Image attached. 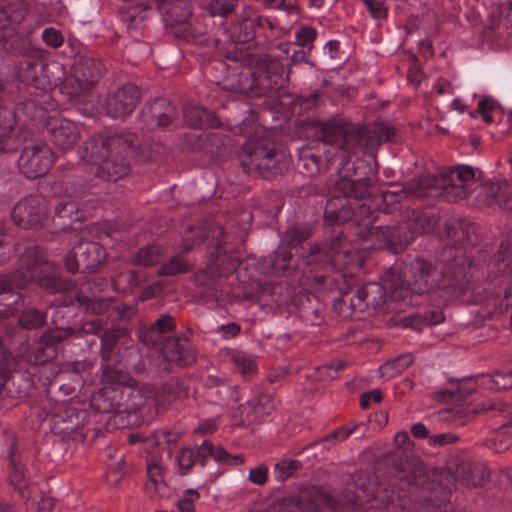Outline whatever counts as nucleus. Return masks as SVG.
Returning <instances> with one entry per match:
<instances>
[{"mask_svg": "<svg viewBox=\"0 0 512 512\" xmlns=\"http://www.w3.org/2000/svg\"><path fill=\"white\" fill-rule=\"evenodd\" d=\"M473 273L470 259L463 255L437 266L423 259L394 264L383 274L384 283L391 289V297L400 300L407 294H424L436 289H463Z\"/></svg>", "mask_w": 512, "mask_h": 512, "instance_id": "nucleus-1", "label": "nucleus"}, {"mask_svg": "<svg viewBox=\"0 0 512 512\" xmlns=\"http://www.w3.org/2000/svg\"><path fill=\"white\" fill-rule=\"evenodd\" d=\"M321 131L323 152L327 162L336 157L341 159L337 189L346 198L366 199L370 195L369 186L375 171L363 159H357L350 165L351 155L356 153L362 142L360 130L350 125L322 123Z\"/></svg>", "mask_w": 512, "mask_h": 512, "instance_id": "nucleus-2", "label": "nucleus"}, {"mask_svg": "<svg viewBox=\"0 0 512 512\" xmlns=\"http://www.w3.org/2000/svg\"><path fill=\"white\" fill-rule=\"evenodd\" d=\"M86 157L96 165L95 176L116 182L131 170L130 159L146 162L150 149L134 133L98 135L84 142Z\"/></svg>", "mask_w": 512, "mask_h": 512, "instance_id": "nucleus-3", "label": "nucleus"}, {"mask_svg": "<svg viewBox=\"0 0 512 512\" xmlns=\"http://www.w3.org/2000/svg\"><path fill=\"white\" fill-rule=\"evenodd\" d=\"M12 273L20 290L35 284L51 294L69 293L77 285L60 274L57 264L48 259L46 249L37 244L24 249Z\"/></svg>", "mask_w": 512, "mask_h": 512, "instance_id": "nucleus-4", "label": "nucleus"}, {"mask_svg": "<svg viewBox=\"0 0 512 512\" xmlns=\"http://www.w3.org/2000/svg\"><path fill=\"white\" fill-rule=\"evenodd\" d=\"M280 153L274 141L267 137L248 139L239 153L241 165L248 172H258L263 177H270L278 170Z\"/></svg>", "mask_w": 512, "mask_h": 512, "instance_id": "nucleus-5", "label": "nucleus"}, {"mask_svg": "<svg viewBox=\"0 0 512 512\" xmlns=\"http://www.w3.org/2000/svg\"><path fill=\"white\" fill-rule=\"evenodd\" d=\"M424 231L421 219L414 211L411 217L398 225L377 226L371 229V237L375 239V249H386L392 253L402 252L417 234Z\"/></svg>", "mask_w": 512, "mask_h": 512, "instance_id": "nucleus-6", "label": "nucleus"}, {"mask_svg": "<svg viewBox=\"0 0 512 512\" xmlns=\"http://www.w3.org/2000/svg\"><path fill=\"white\" fill-rule=\"evenodd\" d=\"M107 251L94 241H80L63 258L65 270L70 274H94L106 263Z\"/></svg>", "mask_w": 512, "mask_h": 512, "instance_id": "nucleus-7", "label": "nucleus"}, {"mask_svg": "<svg viewBox=\"0 0 512 512\" xmlns=\"http://www.w3.org/2000/svg\"><path fill=\"white\" fill-rule=\"evenodd\" d=\"M224 247L221 238H217L214 244L207 246L208 264L204 269L207 276L206 290L203 293V301L209 309L222 307L223 297V259Z\"/></svg>", "mask_w": 512, "mask_h": 512, "instance_id": "nucleus-8", "label": "nucleus"}, {"mask_svg": "<svg viewBox=\"0 0 512 512\" xmlns=\"http://www.w3.org/2000/svg\"><path fill=\"white\" fill-rule=\"evenodd\" d=\"M61 315H57V311L53 317V328L45 329L38 336L32 347L33 353L29 357L32 364L42 365L54 360L58 355L59 347L62 343L69 340L71 331L62 323Z\"/></svg>", "mask_w": 512, "mask_h": 512, "instance_id": "nucleus-9", "label": "nucleus"}, {"mask_svg": "<svg viewBox=\"0 0 512 512\" xmlns=\"http://www.w3.org/2000/svg\"><path fill=\"white\" fill-rule=\"evenodd\" d=\"M138 337L147 346L160 345L163 357L179 367H187L196 360L186 339L183 342L180 338H162L151 326L148 329L140 330Z\"/></svg>", "mask_w": 512, "mask_h": 512, "instance_id": "nucleus-10", "label": "nucleus"}, {"mask_svg": "<svg viewBox=\"0 0 512 512\" xmlns=\"http://www.w3.org/2000/svg\"><path fill=\"white\" fill-rule=\"evenodd\" d=\"M54 163L51 149L46 144L30 143L21 149L17 161L19 171L28 179L46 175Z\"/></svg>", "mask_w": 512, "mask_h": 512, "instance_id": "nucleus-11", "label": "nucleus"}, {"mask_svg": "<svg viewBox=\"0 0 512 512\" xmlns=\"http://www.w3.org/2000/svg\"><path fill=\"white\" fill-rule=\"evenodd\" d=\"M113 300L110 298H98L89 296L82 289L77 290L74 295H66L57 304V315L73 314L82 312L86 316H101L112 307Z\"/></svg>", "mask_w": 512, "mask_h": 512, "instance_id": "nucleus-12", "label": "nucleus"}, {"mask_svg": "<svg viewBox=\"0 0 512 512\" xmlns=\"http://www.w3.org/2000/svg\"><path fill=\"white\" fill-rule=\"evenodd\" d=\"M143 90L140 86L127 82L115 91L107 94L106 114L114 119L124 120L131 115L141 102Z\"/></svg>", "mask_w": 512, "mask_h": 512, "instance_id": "nucleus-13", "label": "nucleus"}, {"mask_svg": "<svg viewBox=\"0 0 512 512\" xmlns=\"http://www.w3.org/2000/svg\"><path fill=\"white\" fill-rule=\"evenodd\" d=\"M124 378V421L125 426H139L144 421V410L149 395L138 386V381L127 375Z\"/></svg>", "mask_w": 512, "mask_h": 512, "instance_id": "nucleus-14", "label": "nucleus"}, {"mask_svg": "<svg viewBox=\"0 0 512 512\" xmlns=\"http://www.w3.org/2000/svg\"><path fill=\"white\" fill-rule=\"evenodd\" d=\"M177 116V109L168 98L156 97L144 104L139 119L149 130H157L168 128Z\"/></svg>", "mask_w": 512, "mask_h": 512, "instance_id": "nucleus-15", "label": "nucleus"}, {"mask_svg": "<svg viewBox=\"0 0 512 512\" xmlns=\"http://www.w3.org/2000/svg\"><path fill=\"white\" fill-rule=\"evenodd\" d=\"M47 215L44 200L30 195L16 203L11 211L14 223L22 229L37 227Z\"/></svg>", "mask_w": 512, "mask_h": 512, "instance_id": "nucleus-16", "label": "nucleus"}, {"mask_svg": "<svg viewBox=\"0 0 512 512\" xmlns=\"http://www.w3.org/2000/svg\"><path fill=\"white\" fill-rule=\"evenodd\" d=\"M386 290L391 289L384 283L383 276L381 283L368 282L358 287L350 298V307L354 312H364L369 309L377 310L386 301Z\"/></svg>", "mask_w": 512, "mask_h": 512, "instance_id": "nucleus-17", "label": "nucleus"}, {"mask_svg": "<svg viewBox=\"0 0 512 512\" xmlns=\"http://www.w3.org/2000/svg\"><path fill=\"white\" fill-rule=\"evenodd\" d=\"M45 128L53 143L63 151L74 148L80 139L78 124L60 116L48 117Z\"/></svg>", "mask_w": 512, "mask_h": 512, "instance_id": "nucleus-18", "label": "nucleus"}, {"mask_svg": "<svg viewBox=\"0 0 512 512\" xmlns=\"http://www.w3.org/2000/svg\"><path fill=\"white\" fill-rule=\"evenodd\" d=\"M5 441V451L0 450V457L7 455L10 459V471L8 474L9 484L18 492L20 498L29 499L32 494V487L25 477V469L16 462L14 449L16 446V437L13 433L3 432Z\"/></svg>", "mask_w": 512, "mask_h": 512, "instance_id": "nucleus-19", "label": "nucleus"}, {"mask_svg": "<svg viewBox=\"0 0 512 512\" xmlns=\"http://www.w3.org/2000/svg\"><path fill=\"white\" fill-rule=\"evenodd\" d=\"M103 64L93 58H80L73 65V73L69 80L76 82L78 90H89L102 78Z\"/></svg>", "mask_w": 512, "mask_h": 512, "instance_id": "nucleus-20", "label": "nucleus"}, {"mask_svg": "<svg viewBox=\"0 0 512 512\" xmlns=\"http://www.w3.org/2000/svg\"><path fill=\"white\" fill-rule=\"evenodd\" d=\"M185 124L192 129L220 128L222 121L218 115L203 106L186 103L182 107Z\"/></svg>", "mask_w": 512, "mask_h": 512, "instance_id": "nucleus-21", "label": "nucleus"}, {"mask_svg": "<svg viewBox=\"0 0 512 512\" xmlns=\"http://www.w3.org/2000/svg\"><path fill=\"white\" fill-rule=\"evenodd\" d=\"M153 3L170 25L183 24L192 16L190 0H154Z\"/></svg>", "mask_w": 512, "mask_h": 512, "instance_id": "nucleus-22", "label": "nucleus"}, {"mask_svg": "<svg viewBox=\"0 0 512 512\" xmlns=\"http://www.w3.org/2000/svg\"><path fill=\"white\" fill-rule=\"evenodd\" d=\"M48 313L45 309L28 306L21 310L17 318V326L6 328L7 335H18L17 328L21 330H38L47 326Z\"/></svg>", "mask_w": 512, "mask_h": 512, "instance_id": "nucleus-23", "label": "nucleus"}, {"mask_svg": "<svg viewBox=\"0 0 512 512\" xmlns=\"http://www.w3.org/2000/svg\"><path fill=\"white\" fill-rule=\"evenodd\" d=\"M86 415L85 410L67 407L52 416V430L57 434H69L80 428Z\"/></svg>", "mask_w": 512, "mask_h": 512, "instance_id": "nucleus-24", "label": "nucleus"}, {"mask_svg": "<svg viewBox=\"0 0 512 512\" xmlns=\"http://www.w3.org/2000/svg\"><path fill=\"white\" fill-rule=\"evenodd\" d=\"M28 11L23 0H0V30L21 23Z\"/></svg>", "mask_w": 512, "mask_h": 512, "instance_id": "nucleus-25", "label": "nucleus"}, {"mask_svg": "<svg viewBox=\"0 0 512 512\" xmlns=\"http://www.w3.org/2000/svg\"><path fill=\"white\" fill-rule=\"evenodd\" d=\"M17 127L20 129L29 128V126L44 113L42 106L38 105L34 100L28 99L21 101L13 107Z\"/></svg>", "mask_w": 512, "mask_h": 512, "instance_id": "nucleus-26", "label": "nucleus"}, {"mask_svg": "<svg viewBox=\"0 0 512 512\" xmlns=\"http://www.w3.org/2000/svg\"><path fill=\"white\" fill-rule=\"evenodd\" d=\"M40 77V90L47 91L56 87H60L65 81V69L62 64L57 61L49 63L43 62Z\"/></svg>", "mask_w": 512, "mask_h": 512, "instance_id": "nucleus-27", "label": "nucleus"}, {"mask_svg": "<svg viewBox=\"0 0 512 512\" xmlns=\"http://www.w3.org/2000/svg\"><path fill=\"white\" fill-rule=\"evenodd\" d=\"M258 15L251 9H245L240 19L234 26L235 41L246 43L254 39L255 30L258 27Z\"/></svg>", "mask_w": 512, "mask_h": 512, "instance_id": "nucleus-28", "label": "nucleus"}, {"mask_svg": "<svg viewBox=\"0 0 512 512\" xmlns=\"http://www.w3.org/2000/svg\"><path fill=\"white\" fill-rule=\"evenodd\" d=\"M43 61L36 59H25L20 63L19 78L28 86L40 90V77L42 76Z\"/></svg>", "mask_w": 512, "mask_h": 512, "instance_id": "nucleus-29", "label": "nucleus"}, {"mask_svg": "<svg viewBox=\"0 0 512 512\" xmlns=\"http://www.w3.org/2000/svg\"><path fill=\"white\" fill-rule=\"evenodd\" d=\"M113 385H107L95 392L90 400V407L98 413H113Z\"/></svg>", "mask_w": 512, "mask_h": 512, "instance_id": "nucleus-30", "label": "nucleus"}, {"mask_svg": "<svg viewBox=\"0 0 512 512\" xmlns=\"http://www.w3.org/2000/svg\"><path fill=\"white\" fill-rule=\"evenodd\" d=\"M427 485V476L424 468L415 467L411 473L405 477H400L399 487L402 491H407L409 495L417 493L421 488Z\"/></svg>", "mask_w": 512, "mask_h": 512, "instance_id": "nucleus-31", "label": "nucleus"}, {"mask_svg": "<svg viewBox=\"0 0 512 512\" xmlns=\"http://www.w3.org/2000/svg\"><path fill=\"white\" fill-rule=\"evenodd\" d=\"M26 131L18 128V132H1L0 133V152L14 153L21 151L26 144Z\"/></svg>", "mask_w": 512, "mask_h": 512, "instance_id": "nucleus-32", "label": "nucleus"}, {"mask_svg": "<svg viewBox=\"0 0 512 512\" xmlns=\"http://www.w3.org/2000/svg\"><path fill=\"white\" fill-rule=\"evenodd\" d=\"M16 364L11 352H0V393L4 389L12 392L10 384H14L12 372L15 371Z\"/></svg>", "mask_w": 512, "mask_h": 512, "instance_id": "nucleus-33", "label": "nucleus"}, {"mask_svg": "<svg viewBox=\"0 0 512 512\" xmlns=\"http://www.w3.org/2000/svg\"><path fill=\"white\" fill-rule=\"evenodd\" d=\"M193 453L197 463L201 466H205L208 458L210 457H213L217 462L224 461V448L222 446H218V448L215 449L214 445L208 440H205L201 445L194 447Z\"/></svg>", "mask_w": 512, "mask_h": 512, "instance_id": "nucleus-34", "label": "nucleus"}, {"mask_svg": "<svg viewBox=\"0 0 512 512\" xmlns=\"http://www.w3.org/2000/svg\"><path fill=\"white\" fill-rule=\"evenodd\" d=\"M297 153L299 165H302L310 176L316 175L320 171L321 158L313 151L312 147L301 146L297 148Z\"/></svg>", "mask_w": 512, "mask_h": 512, "instance_id": "nucleus-35", "label": "nucleus"}, {"mask_svg": "<svg viewBox=\"0 0 512 512\" xmlns=\"http://www.w3.org/2000/svg\"><path fill=\"white\" fill-rule=\"evenodd\" d=\"M256 421H258V417L256 415V409L254 407H252L249 402L240 404L236 408L232 407V414H231V425L232 426L240 427V426L252 424Z\"/></svg>", "mask_w": 512, "mask_h": 512, "instance_id": "nucleus-36", "label": "nucleus"}, {"mask_svg": "<svg viewBox=\"0 0 512 512\" xmlns=\"http://www.w3.org/2000/svg\"><path fill=\"white\" fill-rule=\"evenodd\" d=\"M161 255V248L158 245H146L137 251L132 258V262L135 265L151 267L159 263Z\"/></svg>", "mask_w": 512, "mask_h": 512, "instance_id": "nucleus-37", "label": "nucleus"}, {"mask_svg": "<svg viewBox=\"0 0 512 512\" xmlns=\"http://www.w3.org/2000/svg\"><path fill=\"white\" fill-rule=\"evenodd\" d=\"M443 178L449 182H461L471 186L474 183L475 173L472 167L461 165L443 173Z\"/></svg>", "mask_w": 512, "mask_h": 512, "instance_id": "nucleus-38", "label": "nucleus"}, {"mask_svg": "<svg viewBox=\"0 0 512 512\" xmlns=\"http://www.w3.org/2000/svg\"><path fill=\"white\" fill-rule=\"evenodd\" d=\"M125 331L122 328L110 329L101 336V353L104 360L110 358L118 340L124 336Z\"/></svg>", "mask_w": 512, "mask_h": 512, "instance_id": "nucleus-39", "label": "nucleus"}, {"mask_svg": "<svg viewBox=\"0 0 512 512\" xmlns=\"http://www.w3.org/2000/svg\"><path fill=\"white\" fill-rule=\"evenodd\" d=\"M230 360L235 368L244 376L251 375L257 370L256 361L243 352H232Z\"/></svg>", "mask_w": 512, "mask_h": 512, "instance_id": "nucleus-40", "label": "nucleus"}, {"mask_svg": "<svg viewBox=\"0 0 512 512\" xmlns=\"http://www.w3.org/2000/svg\"><path fill=\"white\" fill-rule=\"evenodd\" d=\"M54 220H78V204L75 201H59L54 208Z\"/></svg>", "mask_w": 512, "mask_h": 512, "instance_id": "nucleus-41", "label": "nucleus"}, {"mask_svg": "<svg viewBox=\"0 0 512 512\" xmlns=\"http://www.w3.org/2000/svg\"><path fill=\"white\" fill-rule=\"evenodd\" d=\"M443 193L449 201H458L467 198L472 188L461 182H449L442 185Z\"/></svg>", "mask_w": 512, "mask_h": 512, "instance_id": "nucleus-42", "label": "nucleus"}, {"mask_svg": "<svg viewBox=\"0 0 512 512\" xmlns=\"http://www.w3.org/2000/svg\"><path fill=\"white\" fill-rule=\"evenodd\" d=\"M68 331H71V338H82L86 335H94L100 333L103 329L102 321L99 319L85 321L81 326L66 325Z\"/></svg>", "mask_w": 512, "mask_h": 512, "instance_id": "nucleus-43", "label": "nucleus"}, {"mask_svg": "<svg viewBox=\"0 0 512 512\" xmlns=\"http://www.w3.org/2000/svg\"><path fill=\"white\" fill-rule=\"evenodd\" d=\"M16 283L12 272L0 275V295L10 294L11 298L14 299V304L21 302L24 297L23 294L18 292L20 289Z\"/></svg>", "mask_w": 512, "mask_h": 512, "instance_id": "nucleus-44", "label": "nucleus"}, {"mask_svg": "<svg viewBox=\"0 0 512 512\" xmlns=\"http://www.w3.org/2000/svg\"><path fill=\"white\" fill-rule=\"evenodd\" d=\"M312 235V230L309 227H289L283 239V242L289 247L294 248L300 243L307 240Z\"/></svg>", "mask_w": 512, "mask_h": 512, "instance_id": "nucleus-45", "label": "nucleus"}, {"mask_svg": "<svg viewBox=\"0 0 512 512\" xmlns=\"http://www.w3.org/2000/svg\"><path fill=\"white\" fill-rule=\"evenodd\" d=\"M190 270L189 264L183 259L182 256H173L168 263L162 265L158 270L160 276H174L180 273H185Z\"/></svg>", "mask_w": 512, "mask_h": 512, "instance_id": "nucleus-46", "label": "nucleus"}, {"mask_svg": "<svg viewBox=\"0 0 512 512\" xmlns=\"http://www.w3.org/2000/svg\"><path fill=\"white\" fill-rule=\"evenodd\" d=\"M163 395H166L172 399L187 397L188 390L184 387L182 382L178 378H170L167 382L159 388Z\"/></svg>", "mask_w": 512, "mask_h": 512, "instance_id": "nucleus-47", "label": "nucleus"}, {"mask_svg": "<svg viewBox=\"0 0 512 512\" xmlns=\"http://www.w3.org/2000/svg\"><path fill=\"white\" fill-rule=\"evenodd\" d=\"M113 402H114V416L119 418L120 423L123 425L124 421V378L120 377L118 383L113 384Z\"/></svg>", "mask_w": 512, "mask_h": 512, "instance_id": "nucleus-48", "label": "nucleus"}, {"mask_svg": "<svg viewBox=\"0 0 512 512\" xmlns=\"http://www.w3.org/2000/svg\"><path fill=\"white\" fill-rule=\"evenodd\" d=\"M17 127L13 107H7L0 103V133L14 132Z\"/></svg>", "mask_w": 512, "mask_h": 512, "instance_id": "nucleus-49", "label": "nucleus"}, {"mask_svg": "<svg viewBox=\"0 0 512 512\" xmlns=\"http://www.w3.org/2000/svg\"><path fill=\"white\" fill-rule=\"evenodd\" d=\"M413 363V357L409 354L401 355L390 362H387L383 368L391 371L392 374H400Z\"/></svg>", "mask_w": 512, "mask_h": 512, "instance_id": "nucleus-50", "label": "nucleus"}, {"mask_svg": "<svg viewBox=\"0 0 512 512\" xmlns=\"http://www.w3.org/2000/svg\"><path fill=\"white\" fill-rule=\"evenodd\" d=\"M317 31L311 26H302L295 34V44L301 47L310 46L316 39Z\"/></svg>", "mask_w": 512, "mask_h": 512, "instance_id": "nucleus-51", "label": "nucleus"}, {"mask_svg": "<svg viewBox=\"0 0 512 512\" xmlns=\"http://www.w3.org/2000/svg\"><path fill=\"white\" fill-rule=\"evenodd\" d=\"M177 462L180 469L184 470L182 475L186 474V472L189 471L195 463H197L193 453V448H182L177 455Z\"/></svg>", "mask_w": 512, "mask_h": 512, "instance_id": "nucleus-52", "label": "nucleus"}, {"mask_svg": "<svg viewBox=\"0 0 512 512\" xmlns=\"http://www.w3.org/2000/svg\"><path fill=\"white\" fill-rule=\"evenodd\" d=\"M205 147L216 156L222 155V148L224 147L223 135L217 132L207 133L205 136Z\"/></svg>", "mask_w": 512, "mask_h": 512, "instance_id": "nucleus-53", "label": "nucleus"}, {"mask_svg": "<svg viewBox=\"0 0 512 512\" xmlns=\"http://www.w3.org/2000/svg\"><path fill=\"white\" fill-rule=\"evenodd\" d=\"M300 467L299 461H281L276 464L277 478L281 481L290 477Z\"/></svg>", "mask_w": 512, "mask_h": 512, "instance_id": "nucleus-54", "label": "nucleus"}, {"mask_svg": "<svg viewBox=\"0 0 512 512\" xmlns=\"http://www.w3.org/2000/svg\"><path fill=\"white\" fill-rule=\"evenodd\" d=\"M151 327L160 335L173 331L176 327L174 318L169 314H163L158 318Z\"/></svg>", "mask_w": 512, "mask_h": 512, "instance_id": "nucleus-55", "label": "nucleus"}, {"mask_svg": "<svg viewBox=\"0 0 512 512\" xmlns=\"http://www.w3.org/2000/svg\"><path fill=\"white\" fill-rule=\"evenodd\" d=\"M45 44L51 48H58L63 44L64 38L60 31L55 28H46L42 33Z\"/></svg>", "mask_w": 512, "mask_h": 512, "instance_id": "nucleus-56", "label": "nucleus"}, {"mask_svg": "<svg viewBox=\"0 0 512 512\" xmlns=\"http://www.w3.org/2000/svg\"><path fill=\"white\" fill-rule=\"evenodd\" d=\"M493 384L498 390H506L512 388V372L499 371L493 375Z\"/></svg>", "mask_w": 512, "mask_h": 512, "instance_id": "nucleus-57", "label": "nucleus"}, {"mask_svg": "<svg viewBox=\"0 0 512 512\" xmlns=\"http://www.w3.org/2000/svg\"><path fill=\"white\" fill-rule=\"evenodd\" d=\"M239 230V237L243 238L249 230L252 222V214L248 210H242L237 218L234 219Z\"/></svg>", "mask_w": 512, "mask_h": 512, "instance_id": "nucleus-58", "label": "nucleus"}, {"mask_svg": "<svg viewBox=\"0 0 512 512\" xmlns=\"http://www.w3.org/2000/svg\"><path fill=\"white\" fill-rule=\"evenodd\" d=\"M291 253L284 250L281 246L278 251L275 252V259L273 260V266L276 271H286L289 266V260Z\"/></svg>", "mask_w": 512, "mask_h": 512, "instance_id": "nucleus-59", "label": "nucleus"}, {"mask_svg": "<svg viewBox=\"0 0 512 512\" xmlns=\"http://www.w3.org/2000/svg\"><path fill=\"white\" fill-rule=\"evenodd\" d=\"M268 478V468L265 465H259L252 468L249 472V480L257 485H263Z\"/></svg>", "mask_w": 512, "mask_h": 512, "instance_id": "nucleus-60", "label": "nucleus"}, {"mask_svg": "<svg viewBox=\"0 0 512 512\" xmlns=\"http://www.w3.org/2000/svg\"><path fill=\"white\" fill-rule=\"evenodd\" d=\"M382 400V393L379 389H373L365 392L360 397V405L363 409H367L371 403H380Z\"/></svg>", "mask_w": 512, "mask_h": 512, "instance_id": "nucleus-61", "label": "nucleus"}, {"mask_svg": "<svg viewBox=\"0 0 512 512\" xmlns=\"http://www.w3.org/2000/svg\"><path fill=\"white\" fill-rule=\"evenodd\" d=\"M119 279L125 281L129 288H133L141 284L144 280L143 276L135 270H129L119 275Z\"/></svg>", "mask_w": 512, "mask_h": 512, "instance_id": "nucleus-62", "label": "nucleus"}, {"mask_svg": "<svg viewBox=\"0 0 512 512\" xmlns=\"http://www.w3.org/2000/svg\"><path fill=\"white\" fill-rule=\"evenodd\" d=\"M148 478L155 485L163 482L162 467L157 463H147Z\"/></svg>", "mask_w": 512, "mask_h": 512, "instance_id": "nucleus-63", "label": "nucleus"}, {"mask_svg": "<svg viewBox=\"0 0 512 512\" xmlns=\"http://www.w3.org/2000/svg\"><path fill=\"white\" fill-rule=\"evenodd\" d=\"M114 312L116 313L119 319L127 320L130 319L136 313V308L135 305H128L123 303L115 307Z\"/></svg>", "mask_w": 512, "mask_h": 512, "instance_id": "nucleus-64", "label": "nucleus"}]
</instances>
